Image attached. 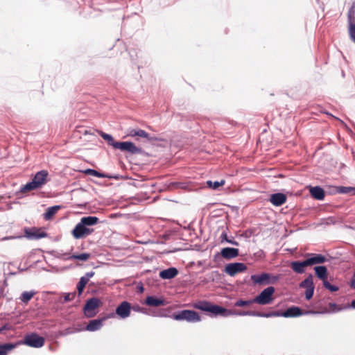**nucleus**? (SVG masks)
<instances>
[{
  "mask_svg": "<svg viewBox=\"0 0 355 355\" xmlns=\"http://www.w3.org/2000/svg\"><path fill=\"white\" fill-rule=\"evenodd\" d=\"M303 314L302 309L297 306H293L288 308L285 311H272L268 313H261L258 311H246L240 313V315H252V316H258V317H284V318H294L298 317Z\"/></svg>",
  "mask_w": 355,
  "mask_h": 355,
  "instance_id": "f257e3e1",
  "label": "nucleus"
},
{
  "mask_svg": "<svg viewBox=\"0 0 355 355\" xmlns=\"http://www.w3.org/2000/svg\"><path fill=\"white\" fill-rule=\"evenodd\" d=\"M311 257L303 261H293L291 263V268L297 273L302 274L307 266L322 263L327 260L326 257L320 254H311Z\"/></svg>",
  "mask_w": 355,
  "mask_h": 355,
  "instance_id": "f03ea898",
  "label": "nucleus"
},
{
  "mask_svg": "<svg viewBox=\"0 0 355 355\" xmlns=\"http://www.w3.org/2000/svg\"><path fill=\"white\" fill-rule=\"evenodd\" d=\"M49 172L46 170L38 171L34 175L31 182L26 184L21 189L22 193H26L31 191L41 189L49 181Z\"/></svg>",
  "mask_w": 355,
  "mask_h": 355,
  "instance_id": "7ed1b4c3",
  "label": "nucleus"
},
{
  "mask_svg": "<svg viewBox=\"0 0 355 355\" xmlns=\"http://www.w3.org/2000/svg\"><path fill=\"white\" fill-rule=\"evenodd\" d=\"M193 307L201 311L210 312L214 315H228L225 314L226 312H227L226 309L218 305L212 304L207 301L198 302L193 304Z\"/></svg>",
  "mask_w": 355,
  "mask_h": 355,
  "instance_id": "20e7f679",
  "label": "nucleus"
},
{
  "mask_svg": "<svg viewBox=\"0 0 355 355\" xmlns=\"http://www.w3.org/2000/svg\"><path fill=\"white\" fill-rule=\"evenodd\" d=\"M171 318L175 320H185L188 322H197L201 320L199 314L193 310H182L172 315Z\"/></svg>",
  "mask_w": 355,
  "mask_h": 355,
  "instance_id": "39448f33",
  "label": "nucleus"
},
{
  "mask_svg": "<svg viewBox=\"0 0 355 355\" xmlns=\"http://www.w3.org/2000/svg\"><path fill=\"white\" fill-rule=\"evenodd\" d=\"M275 289L273 286H269L263 290L257 296H256L253 301L254 303L266 305L272 302Z\"/></svg>",
  "mask_w": 355,
  "mask_h": 355,
  "instance_id": "423d86ee",
  "label": "nucleus"
},
{
  "mask_svg": "<svg viewBox=\"0 0 355 355\" xmlns=\"http://www.w3.org/2000/svg\"><path fill=\"white\" fill-rule=\"evenodd\" d=\"M101 305V302L99 299L96 297H92L89 299L83 308L85 315L87 318H93L98 313V309Z\"/></svg>",
  "mask_w": 355,
  "mask_h": 355,
  "instance_id": "0eeeda50",
  "label": "nucleus"
},
{
  "mask_svg": "<svg viewBox=\"0 0 355 355\" xmlns=\"http://www.w3.org/2000/svg\"><path fill=\"white\" fill-rule=\"evenodd\" d=\"M250 279L254 284L259 285L274 284L277 280V277L266 272H263L261 275H252Z\"/></svg>",
  "mask_w": 355,
  "mask_h": 355,
  "instance_id": "6e6552de",
  "label": "nucleus"
},
{
  "mask_svg": "<svg viewBox=\"0 0 355 355\" xmlns=\"http://www.w3.org/2000/svg\"><path fill=\"white\" fill-rule=\"evenodd\" d=\"M45 340L35 333L25 336L24 343L29 347L39 348L44 345Z\"/></svg>",
  "mask_w": 355,
  "mask_h": 355,
  "instance_id": "1a4fd4ad",
  "label": "nucleus"
},
{
  "mask_svg": "<svg viewBox=\"0 0 355 355\" xmlns=\"http://www.w3.org/2000/svg\"><path fill=\"white\" fill-rule=\"evenodd\" d=\"M94 232L93 229H90L85 225H83L82 223L79 222L72 230L73 236L76 239H83L90 235Z\"/></svg>",
  "mask_w": 355,
  "mask_h": 355,
  "instance_id": "9d476101",
  "label": "nucleus"
},
{
  "mask_svg": "<svg viewBox=\"0 0 355 355\" xmlns=\"http://www.w3.org/2000/svg\"><path fill=\"white\" fill-rule=\"evenodd\" d=\"M247 270V266L243 263H231L225 267V272L231 277L235 276L236 274L243 272Z\"/></svg>",
  "mask_w": 355,
  "mask_h": 355,
  "instance_id": "9b49d317",
  "label": "nucleus"
},
{
  "mask_svg": "<svg viewBox=\"0 0 355 355\" xmlns=\"http://www.w3.org/2000/svg\"><path fill=\"white\" fill-rule=\"evenodd\" d=\"M300 286L301 288H305V297L306 300H309L312 298L314 293V284L313 282V276L312 275H309L304 280H303Z\"/></svg>",
  "mask_w": 355,
  "mask_h": 355,
  "instance_id": "f8f14e48",
  "label": "nucleus"
},
{
  "mask_svg": "<svg viewBox=\"0 0 355 355\" xmlns=\"http://www.w3.org/2000/svg\"><path fill=\"white\" fill-rule=\"evenodd\" d=\"M112 146L116 149H120L122 151L130 152L131 153H137L139 148L130 141H116L112 144Z\"/></svg>",
  "mask_w": 355,
  "mask_h": 355,
  "instance_id": "ddd939ff",
  "label": "nucleus"
},
{
  "mask_svg": "<svg viewBox=\"0 0 355 355\" xmlns=\"http://www.w3.org/2000/svg\"><path fill=\"white\" fill-rule=\"evenodd\" d=\"M24 233L29 239L37 240L47 236V234L42 229L37 227L26 228Z\"/></svg>",
  "mask_w": 355,
  "mask_h": 355,
  "instance_id": "4468645a",
  "label": "nucleus"
},
{
  "mask_svg": "<svg viewBox=\"0 0 355 355\" xmlns=\"http://www.w3.org/2000/svg\"><path fill=\"white\" fill-rule=\"evenodd\" d=\"M131 305L128 302L123 301L116 309V313L121 318H126L130 315Z\"/></svg>",
  "mask_w": 355,
  "mask_h": 355,
  "instance_id": "2eb2a0df",
  "label": "nucleus"
},
{
  "mask_svg": "<svg viewBox=\"0 0 355 355\" xmlns=\"http://www.w3.org/2000/svg\"><path fill=\"white\" fill-rule=\"evenodd\" d=\"M128 135L132 137H139L141 138H145L148 141H150L157 140V138H155L154 137H150L148 132H146L145 130H141V129H139V130L131 129V130H130V131L128 132Z\"/></svg>",
  "mask_w": 355,
  "mask_h": 355,
  "instance_id": "dca6fc26",
  "label": "nucleus"
},
{
  "mask_svg": "<svg viewBox=\"0 0 355 355\" xmlns=\"http://www.w3.org/2000/svg\"><path fill=\"white\" fill-rule=\"evenodd\" d=\"M94 272L92 271L87 272L85 276L82 277L80 279V281L77 284V290L79 295H80L83 293L85 286L89 281V279L92 277L94 275Z\"/></svg>",
  "mask_w": 355,
  "mask_h": 355,
  "instance_id": "f3484780",
  "label": "nucleus"
},
{
  "mask_svg": "<svg viewBox=\"0 0 355 355\" xmlns=\"http://www.w3.org/2000/svg\"><path fill=\"white\" fill-rule=\"evenodd\" d=\"M286 196L282 193L272 194L270 198V202L275 206L279 207L286 202Z\"/></svg>",
  "mask_w": 355,
  "mask_h": 355,
  "instance_id": "a211bd4d",
  "label": "nucleus"
},
{
  "mask_svg": "<svg viewBox=\"0 0 355 355\" xmlns=\"http://www.w3.org/2000/svg\"><path fill=\"white\" fill-rule=\"evenodd\" d=\"M221 256L225 259H231L239 256V249L234 248H224L220 251Z\"/></svg>",
  "mask_w": 355,
  "mask_h": 355,
  "instance_id": "6ab92c4d",
  "label": "nucleus"
},
{
  "mask_svg": "<svg viewBox=\"0 0 355 355\" xmlns=\"http://www.w3.org/2000/svg\"><path fill=\"white\" fill-rule=\"evenodd\" d=\"M309 192L311 196L315 200H322L324 198V191L320 187L316 186L310 187Z\"/></svg>",
  "mask_w": 355,
  "mask_h": 355,
  "instance_id": "aec40b11",
  "label": "nucleus"
},
{
  "mask_svg": "<svg viewBox=\"0 0 355 355\" xmlns=\"http://www.w3.org/2000/svg\"><path fill=\"white\" fill-rule=\"evenodd\" d=\"M105 320V318L102 319H96V320H92L89 322L87 324L85 330L89 331H95L97 330H99L102 326L103 322Z\"/></svg>",
  "mask_w": 355,
  "mask_h": 355,
  "instance_id": "412c9836",
  "label": "nucleus"
},
{
  "mask_svg": "<svg viewBox=\"0 0 355 355\" xmlns=\"http://www.w3.org/2000/svg\"><path fill=\"white\" fill-rule=\"evenodd\" d=\"M178 274V271L175 268H169L162 270L159 272V277L163 279H170L174 278Z\"/></svg>",
  "mask_w": 355,
  "mask_h": 355,
  "instance_id": "4be33fe9",
  "label": "nucleus"
},
{
  "mask_svg": "<svg viewBox=\"0 0 355 355\" xmlns=\"http://www.w3.org/2000/svg\"><path fill=\"white\" fill-rule=\"evenodd\" d=\"M146 304L150 306H160L165 304V300L163 299L156 298L153 296H148L146 299Z\"/></svg>",
  "mask_w": 355,
  "mask_h": 355,
  "instance_id": "5701e85b",
  "label": "nucleus"
},
{
  "mask_svg": "<svg viewBox=\"0 0 355 355\" xmlns=\"http://www.w3.org/2000/svg\"><path fill=\"white\" fill-rule=\"evenodd\" d=\"M314 270L316 276L321 279L323 282L327 280L328 273L327 269L325 266H315Z\"/></svg>",
  "mask_w": 355,
  "mask_h": 355,
  "instance_id": "b1692460",
  "label": "nucleus"
},
{
  "mask_svg": "<svg viewBox=\"0 0 355 355\" xmlns=\"http://www.w3.org/2000/svg\"><path fill=\"white\" fill-rule=\"evenodd\" d=\"M98 218L96 216H85L80 219V222L87 227L97 224L98 223Z\"/></svg>",
  "mask_w": 355,
  "mask_h": 355,
  "instance_id": "393cba45",
  "label": "nucleus"
},
{
  "mask_svg": "<svg viewBox=\"0 0 355 355\" xmlns=\"http://www.w3.org/2000/svg\"><path fill=\"white\" fill-rule=\"evenodd\" d=\"M348 26L355 24V3H354L349 8L347 12Z\"/></svg>",
  "mask_w": 355,
  "mask_h": 355,
  "instance_id": "a878e982",
  "label": "nucleus"
},
{
  "mask_svg": "<svg viewBox=\"0 0 355 355\" xmlns=\"http://www.w3.org/2000/svg\"><path fill=\"white\" fill-rule=\"evenodd\" d=\"M60 206H53L49 207L46 209V211L44 214V218L46 220H50L53 218V216L57 213V211L60 209Z\"/></svg>",
  "mask_w": 355,
  "mask_h": 355,
  "instance_id": "bb28decb",
  "label": "nucleus"
},
{
  "mask_svg": "<svg viewBox=\"0 0 355 355\" xmlns=\"http://www.w3.org/2000/svg\"><path fill=\"white\" fill-rule=\"evenodd\" d=\"M36 294L35 291H24L22 293L20 297V300L22 302L28 304V302Z\"/></svg>",
  "mask_w": 355,
  "mask_h": 355,
  "instance_id": "cd10ccee",
  "label": "nucleus"
},
{
  "mask_svg": "<svg viewBox=\"0 0 355 355\" xmlns=\"http://www.w3.org/2000/svg\"><path fill=\"white\" fill-rule=\"evenodd\" d=\"M225 183V181L224 180H222L220 182L216 181L214 182H211V180L207 182L208 187L211 188L213 189H218L219 187L224 185Z\"/></svg>",
  "mask_w": 355,
  "mask_h": 355,
  "instance_id": "c85d7f7f",
  "label": "nucleus"
},
{
  "mask_svg": "<svg viewBox=\"0 0 355 355\" xmlns=\"http://www.w3.org/2000/svg\"><path fill=\"white\" fill-rule=\"evenodd\" d=\"M90 257V254L89 253H83L80 254H73L69 259H78L80 261H87Z\"/></svg>",
  "mask_w": 355,
  "mask_h": 355,
  "instance_id": "c756f323",
  "label": "nucleus"
},
{
  "mask_svg": "<svg viewBox=\"0 0 355 355\" xmlns=\"http://www.w3.org/2000/svg\"><path fill=\"white\" fill-rule=\"evenodd\" d=\"M83 173L86 175H92L97 178L106 177L105 175L98 172L97 171L90 168L86 169L85 171H83Z\"/></svg>",
  "mask_w": 355,
  "mask_h": 355,
  "instance_id": "7c9ffc66",
  "label": "nucleus"
},
{
  "mask_svg": "<svg viewBox=\"0 0 355 355\" xmlns=\"http://www.w3.org/2000/svg\"><path fill=\"white\" fill-rule=\"evenodd\" d=\"M99 134L102 137V138L104 139L105 141H107L108 144H110L111 146H112L113 143L116 142V141H114L113 137L108 134H106L102 131H99Z\"/></svg>",
  "mask_w": 355,
  "mask_h": 355,
  "instance_id": "2f4dec72",
  "label": "nucleus"
},
{
  "mask_svg": "<svg viewBox=\"0 0 355 355\" xmlns=\"http://www.w3.org/2000/svg\"><path fill=\"white\" fill-rule=\"evenodd\" d=\"M14 348L12 344H6L0 346V355H6L7 352Z\"/></svg>",
  "mask_w": 355,
  "mask_h": 355,
  "instance_id": "473e14b6",
  "label": "nucleus"
},
{
  "mask_svg": "<svg viewBox=\"0 0 355 355\" xmlns=\"http://www.w3.org/2000/svg\"><path fill=\"white\" fill-rule=\"evenodd\" d=\"M252 303H254L253 300H239L235 302V306H239V307H242V306H249V305L252 304Z\"/></svg>",
  "mask_w": 355,
  "mask_h": 355,
  "instance_id": "72a5a7b5",
  "label": "nucleus"
},
{
  "mask_svg": "<svg viewBox=\"0 0 355 355\" xmlns=\"http://www.w3.org/2000/svg\"><path fill=\"white\" fill-rule=\"evenodd\" d=\"M348 33L350 39L355 43V24L348 26Z\"/></svg>",
  "mask_w": 355,
  "mask_h": 355,
  "instance_id": "f704fd0d",
  "label": "nucleus"
},
{
  "mask_svg": "<svg viewBox=\"0 0 355 355\" xmlns=\"http://www.w3.org/2000/svg\"><path fill=\"white\" fill-rule=\"evenodd\" d=\"M323 286L330 291L334 292L338 290V287L334 285H331L327 280L323 282Z\"/></svg>",
  "mask_w": 355,
  "mask_h": 355,
  "instance_id": "c9c22d12",
  "label": "nucleus"
},
{
  "mask_svg": "<svg viewBox=\"0 0 355 355\" xmlns=\"http://www.w3.org/2000/svg\"><path fill=\"white\" fill-rule=\"evenodd\" d=\"M220 239H221V241L223 242V241H225L226 242L229 243H232L233 245H238V242L236 241H232L231 240H229L227 239V234L225 232H223L221 236H220Z\"/></svg>",
  "mask_w": 355,
  "mask_h": 355,
  "instance_id": "e433bc0d",
  "label": "nucleus"
},
{
  "mask_svg": "<svg viewBox=\"0 0 355 355\" xmlns=\"http://www.w3.org/2000/svg\"><path fill=\"white\" fill-rule=\"evenodd\" d=\"M75 297H76L75 292L66 293L64 295V302H70V301L73 300L75 298Z\"/></svg>",
  "mask_w": 355,
  "mask_h": 355,
  "instance_id": "4c0bfd02",
  "label": "nucleus"
},
{
  "mask_svg": "<svg viewBox=\"0 0 355 355\" xmlns=\"http://www.w3.org/2000/svg\"><path fill=\"white\" fill-rule=\"evenodd\" d=\"M329 307L332 311H340V309H337V305L335 303H329Z\"/></svg>",
  "mask_w": 355,
  "mask_h": 355,
  "instance_id": "58836bf2",
  "label": "nucleus"
},
{
  "mask_svg": "<svg viewBox=\"0 0 355 355\" xmlns=\"http://www.w3.org/2000/svg\"><path fill=\"white\" fill-rule=\"evenodd\" d=\"M351 286L352 288H355V273L354 274L353 277L352 279Z\"/></svg>",
  "mask_w": 355,
  "mask_h": 355,
  "instance_id": "ea45409f",
  "label": "nucleus"
},
{
  "mask_svg": "<svg viewBox=\"0 0 355 355\" xmlns=\"http://www.w3.org/2000/svg\"><path fill=\"white\" fill-rule=\"evenodd\" d=\"M351 306L352 308L355 309V300L352 301Z\"/></svg>",
  "mask_w": 355,
  "mask_h": 355,
  "instance_id": "a19ab883",
  "label": "nucleus"
},
{
  "mask_svg": "<svg viewBox=\"0 0 355 355\" xmlns=\"http://www.w3.org/2000/svg\"><path fill=\"white\" fill-rule=\"evenodd\" d=\"M307 313H316L317 312L311 311H308Z\"/></svg>",
  "mask_w": 355,
  "mask_h": 355,
  "instance_id": "79ce46f5",
  "label": "nucleus"
}]
</instances>
